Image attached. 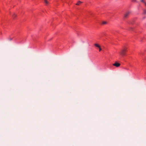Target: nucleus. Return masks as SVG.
I'll list each match as a JSON object with an SVG mask.
<instances>
[{
  "instance_id": "f8f14e48",
  "label": "nucleus",
  "mask_w": 146,
  "mask_h": 146,
  "mask_svg": "<svg viewBox=\"0 0 146 146\" xmlns=\"http://www.w3.org/2000/svg\"><path fill=\"white\" fill-rule=\"evenodd\" d=\"M99 48V51H100L101 50H102V49L100 47L99 48Z\"/></svg>"
},
{
  "instance_id": "39448f33",
  "label": "nucleus",
  "mask_w": 146,
  "mask_h": 146,
  "mask_svg": "<svg viewBox=\"0 0 146 146\" xmlns=\"http://www.w3.org/2000/svg\"><path fill=\"white\" fill-rule=\"evenodd\" d=\"M82 3V2H81L80 1H78L76 3V5H79L81 3Z\"/></svg>"
},
{
  "instance_id": "0eeeda50",
  "label": "nucleus",
  "mask_w": 146,
  "mask_h": 146,
  "mask_svg": "<svg viewBox=\"0 0 146 146\" xmlns=\"http://www.w3.org/2000/svg\"><path fill=\"white\" fill-rule=\"evenodd\" d=\"M143 14H146V10L144 9L143 10Z\"/></svg>"
},
{
  "instance_id": "7ed1b4c3",
  "label": "nucleus",
  "mask_w": 146,
  "mask_h": 146,
  "mask_svg": "<svg viewBox=\"0 0 146 146\" xmlns=\"http://www.w3.org/2000/svg\"><path fill=\"white\" fill-rule=\"evenodd\" d=\"M130 13V12L129 11L127 12L124 15V17L125 18H126L128 15Z\"/></svg>"
},
{
  "instance_id": "2eb2a0df",
  "label": "nucleus",
  "mask_w": 146,
  "mask_h": 146,
  "mask_svg": "<svg viewBox=\"0 0 146 146\" xmlns=\"http://www.w3.org/2000/svg\"><path fill=\"white\" fill-rule=\"evenodd\" d=\"M125 69L126 70H128V69L127 68H125Z\"/></svg>"
},
{
  "instance_id": "f03ea898",
  "label": "nucleus",
  "mask_w": 146,
  "mask_h": 146,
  "mask_svg": "<svg viewBox=\"0 0 146 146\" xmlns=\"http://www.w3.org/2000/svg\"><path fill=\"white\" fill-rule=\"evenodd\" d=\"M113 65L116 67H118L120 66V64L117 62H115V63L113 64Z\"/></svg>"
},
{
  "instance_id": "20e7f679",
  "label": "nucleus",
  "mask_w": 146,
  "mask_h": 146,
  "mask_svg": "<svg viewBox=\"0 0 146 146\" xmlns=\"http://www.w3.org/2000/svg\"><path fill=\"white\" fill-rule=\"evenodd\" d=\"M94 45L96 47H98V48H99L100 47V46L98 44H94Z\"/></svg>"
},
{
  "instance_id": "423d86ee",
  "label": "nucleus",
  "mask_w": 146,
  "mask_h": 146,
  "mask_svg": "<svg viewBox=\"0 0 146 146\" xmlns=\"http://www.w3.org/2000/svg\"><path fill=\"white\" fill-rule=\"evenodd\" d=\"M44 2L45 3V4L46 5H47L48 4V2L46 0H44Z\"/></svg>"
},
{
  "instance_id": "dca6fc26",
  "label": "nucleus",
  "mask_w": 146,
  "mask_h": 146,
  "mask_svg": "<svg viewBox=\"0 0 146 146\" xmlns=\"http://www.w3.org/2000/svg\"><path fill=\"white\" fill-rule=\"evenodd\" d=\"M144 3L145 4V5L146 6V3H145H145Z\"/></svg>"
},
{
  "instance_id": "4468645a",
  "label": "nucleus",
  "mask_w": 146,
  "mask_h": 146,
  "mask_svg": "<svg viewBox=\"0 0 146 146\" xmlns=\"http://www.w3.org/2000/svg\"><path fill=\"white\" fill-rule=\"evenodd\" d=\"M146 17H143V19H145L146 18Z\"/></svg>"
},
{
  "instance_id": "9d476101",
  "label": "nucleus",
  "mask_w": 146,
  "mask_h": 146,
  "mask_svg": "<svg viewBox=\"0 0 146 146\" xmlns=\"http://www.w3.org/2000/svg\"><path fill=\"white\" fill-rule=\"evenodd\" d=\"M107 23L106 22L104 21L102 23V24L104 25H105Z\"/></svg>"
},
{
  "instance_id": "ddd939ff",
  "label": "nucleus",
  "mask_w": 146,
  "mask_h": 146,
  "mask_svg": "<svg viewBox=\"0 0 146 146\" xmlns=\"http://www.w3.org/2000/svg\"><path fill=\"white\" fill-rule=\"evenodd\" d=\"M132 1L133 2H136V0H132Z\"/></svg>"
},
{
  "instance_id": "1a4fd4ad",
  "label": "nucleus",
  "mask_w": 146,
  "mask_h": 146,
  "mask_svg": "<svg viewBox=\"0 0 146 146\" xmlns=\"http://www.w3.org/2000/svg\"><path fill=\"white\" fill-rule=\"evenodd\" d=\"M16 16V15L14 13L13 14V18H15V17Z\"/></svg>"
},
{
  "instance_id": "9b49d317",
  "label": "nucleus",
  "mask_w": 146,
  "mask_h": 146,
  "mask_svg": "<svg viewBox=\"0 0 146 146\" xmlns=\"http://www.w3.org/2000/svg\"><path fill=\"white\" fill-rule=\"evenodd\" d=\"M141 2H142L143 3H145V1H144V0H141Z\"/></svg>"
},
{
  "instance_id": "6e6552de",
  "label": "nucleus",
  "mask_w": 146,
  "mask_h": 146,
  "mask_svg": "<svg viewBox=\"0 0 146 146\" xmlns=\"http://www.w3.org/2000/svg\"><path fill=\"white\" fill-rule=\"evenodd\" d=\"M8 40L10 41L11 40L13 39L12 38L9 37L8 38Z\"/></svg>"
},
{
  "instance_id": "f257e3e1",
  "label": "nucleus",
  "mask_w": 146,
  "mask_h": 146,
  "mask_svg": "<svg viewBox=\"0 0 146 146\" xmlns=\"http://www.w3.org/2000/svg\"><path fill=\"white\" fill-rule=\"evenodd\" d=\"M127 51V48H125L121 50L119 53L120 55L124 56L125 55V53Z\"/></svg>"
}]
</instances>
